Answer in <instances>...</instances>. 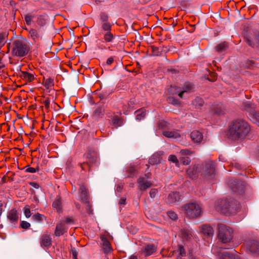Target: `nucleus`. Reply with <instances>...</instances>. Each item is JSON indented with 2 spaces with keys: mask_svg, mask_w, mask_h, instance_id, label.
Returning <instances> with one entry per match:
<instances>
[{
  "mask_svg": "<svg viewBox=\"0 0 259 259\" xmlns=\"http://www.w3.org/2000/svg\"><path fill=\"white\" fill-rule=\"evenodd\" d=\"M87 204V211L88 213H91L92 212V210L91 209V205L89 204V201H88V203H85Z\"/></svg>",
  "mask_w": 259,
  "mask_h": 259,
  "instance_id": "864d4df0",
  "label": "nucleus"
},
{
  "mask_svg": "<svg viewBox=\"0 0 259 259\" xmlns=\"http://www.w3.org/2000/svg\"><path fill=\"white\" fill-rule=\"evenodd\" d=\"M189 259H198L196 256H194L192 255H190L189 256Z\"/></svg>",
  "mask_w": 259,
  "mask_h": 259,
  "instance_id": "680f3d73",
  "label": "nucleus"
},
{
  "mask_svg": "<svg viewBox=\"0 0 259 259\" xmlns=\"http://www.w3.org/2000/svg\"><path fill=\"white\" fill-rule=\"evenodd\" d=\"M181 161L184 165H188L190 163V159L188 157H184L181 159Z\"/></svg>",
  "mask_w": 259,
  "mask_h": 259,
  "instance_id": "09e8293b",
  "label": "nucleus"
},
{
  "mask_svg": "<svg viewBox=\"0 0 259 259\" xmlns=\"http://www.w3.org/2000/svg\"><path fill=\"white\" fill-rule=\"evenodd\" d=\"M19 75L21 78L25 79L26 81L29 82L32 81L34 78L33 74L28 73L26 71H20L19 73Z\"/></svg>",
  "mask_w": 259,
  "mask_h": 259,
  "instance_id": "4be33fe9",
  "label": "nucleus"
},
{
  "mask_svg": "<svg viewBox=\"0 0 259 259\" xmlns=\"http://www.w3.org/2000/svg\"><path fill=\"white\" fill-rule=\"evenodd\" d=\"M215 207L218 211L224 213H235L240 208L238 201L234 199L222 200L218 201Z\"/></svg>",
  "mask_w": 259,
  "mask_h": 259,
  "instance_id": "f03ea898",
  "label": "nucleus"
},
{
  "mask_svg": "<svg viewBox=\"0 0 259 259\" xmlns=\"http://www.w3.org/2000/svg\"><path fill=\"white\" fill-rule=\"evenodd\" d=\"M111 123L115 125H119L120 119L117 115H114L111 119Z\"/></svg>",
  "mask_w": 259,
  "mask_h": 259,
  "instance_id": "c9c22d12",
  "label": "nucleus"
},
{
  "mask_svg": "<svg viewBox=\"0 0 259 259\" xmlns=\"http://www.w3.org/2000/svg\"><path fill=\"white\" fill-rule=\"evenodd\" d=\"M52 239L48 234H44L40 238V244L42 248H49L52 245Z\"/></svg>",
  "mask_w": 259,
  "mask_h": 259,
  "instance_id": "f8f14e48",
  "label": "nucleus"
},
{
  "mask_svg": "<svg viewBox=\"0 0 259 259\" xmlns=\"http://www.w3.org/2000/svg\"><path fill=\"white\" fill-rule=\"evenodd\" d=\"M34 17L33 16L30 15L29 14H26L24 16L25 21L26 22V23L29 25L31 24L32 21V18Z\"/></svg>",
  "mask_w": 259,
  "mask_h": 259,
  "instance_id": "58836bf2",
  "label": "nucleus"
},
{
  "mask_svg": "<svg viewBox=\"0 0 259 259\" xmlns=\"http://www.w3.org/2000/svg\"><path fill=\"white\" fill-rule=\"evenodd\" d=\"M243 109L249 113L248 117L252 113L255 112V109L256 105L254 104L251 103L249 101H247L243 104Z\"/></svg>",
  "mask_w": 259,
  "mask_h": 259,
  "instance_id": "a211bd4d",
  "label": "nucleus"
},
{
  "mask_svg": "<svg viewBox=\"0 0 259 259\" xmlns=\"http://www.w3.org/2000/svg\"><path fill=\"white\" fill-rule=\"evenodd\" d=\"M219 239L224 243L230 242L234 236V231L232 228L223 224L218 225Z\"/></svg>",
  "mask_w": 259,
  "mask_h": 259,
  "instance_id": "7ed1b4c3",
  "label": "nucleus"
},
{
  "mask_svg": "<svg viewBox=\"0 0 259 259\" xmlns=\"http://www.w3.org/2000/svg\"><path fill=\"white\" fill-rule=\"evenodd\" d=\"M54 79L51 78L46 79L45 81V86L47 89H49L54 86Z\"/></svg>",
  "mask_w": 259,
  "mask_h": 259,
  "instance_id": "473e14b6",
  "label": "nucleus"
},
{
  "mask_svg": "<svg viewBox=\"0 0 259 259\" xmlns=\"http://www.w3.org/2000/svg\"><path fill=\"white\" fill-rule=\"evenodd\" d=\"M111 25L110 23L108 22H104L102 25V27L103 29L107 32L110 31L111 29Z\"/></svg>",
  "mask_w": 259,
  "mask_h": 259,
  "instance_id": "79ce46f5",
  "label": "nucleus"
},
{
  "mask_svg": "<svg viewBox=\"0 0 259 259\" xmlns=\"http://www.w3.org/2000/svg\"><path fill=\"white\" fill-rule=\"evenodd\" d=\"M138 187L141 190H145L149 188L151 183L148 181H145L144 177H140L138 180Z\"/></svg>",
  "mask_w": 259,
  "mask_h": 259,
  "instance_id": "4468645a",
  "label": "nucleus"
},
{
  "mask_svg": "<svg viewBox=\"0 0 259 259\" xmlns=\"http://www.w3.org/2000/svg\"><path fill=\"white\" fill-rule=\"evenodd\" d=\"M44 104L46 107L49 108L50 107V100L49 98L46 99L44 101Z\"/></svg>",
  "mask_w": 259,
  "mask_h": 259,
  "instance_id": "5fc2aeb1",
  "label": "nucleus"
},
{
  "mask_svg": "<svg viewBox=\"0 0 259 259\" xmlns=\"http://www.w3.org/2000/svg\"><path fill=\"white\" fill-rule=\"evenodd\" d=\"M249 119L253 123L259 125V112H255L250 114Z\"/></svg>",
  "mask_w": 259,
  "mask_h": 259,
  "instance_id": "c756f323",
  "label": "nucleus"
},
{
  "mask_svg": "<svg viewBox=\"0 0 259 259\" xmlns=\"http://www.w3.org/2000/svg\"><path fill=\"white\" fill-rule=\"evenodd\" d=\"M67 230L65 224L63 222H60L56 226L55 231V235L56 236H60L63 235Z\"/></svg>",
  "mask_w": 259,
  "mask_h": 259,
  "instance_id": "dca6fc26",
  "label": "nucleus"
},
{
  "mask_svg": "<svg viewBox=\"0 0 259 259\" xmlns=\"http://www.w3.org/2000/svg\"><path fill=\"white\" fill-rule=\"evenodd\" d=\"M102 248L104 252L106 253H111L113 249L111 246L110 242L105 238H102Z\"/></svg>",
  "mask_w": 259,
  "mask_h": 259,
  "instance_id": "f3484780",
  "label": "nucleus"
},
{
  "mask_svg": "<svg viewBox=\"0 0 259 259\" xmlns=\"http://www.w3.org/2000/svg\"><path fill=\"white\" fill-rule=\"evenodd\" d=\"M192 140L196 143H200L203 140V135L201 133L198 131H193L190 135Z\"/></svg>",
  "mask_w": 259,
  "mask_h": 259,
  "instance_id": "2eb2a0df",
  "label": "nucleus"
},
{
  "mask_svg": "<svg viewBox=\"0 0 259 259\" xmlns=\"http://www.w3.org/2000/svg\"><path fill=\"white\" fill-rule=\"evenodd\" d=\"M103 114V109L102 107H99L94 111V115L97 116H102Z\"/></svg>",
  "mask_w": 259,
  "mask_h": 259,
  "instance_id": "37998d69",
  "label": "nucleus"
},
{
  "mask_svg": "<svg viewBox=\"0 0 259 259\" xmlns=\"http://www.w3.org/2000/svg\"><path fill=\"white\" fill-rule=\"evenodd\" d=\"M258 157H259V149H258Z\"/></svg>",
  "mask_w": 259,
  "mask_h": 259,
  "instance_id": "774afa93",
  "label": "nucleus"
},
{
  "mask_svg": "<svg viewBox=\"0 0 259 259\" xmlns=\"http://www.w3.org/2000/svg\"><path fill=\"white\" fill-rule=\"evenodd\" d=\"M157 247L152 244H146L142 249L141 253L145 256L153 254L156 251Z\"/></svg>",
  "mask_w": 259,
  "mask_h": 259,
  "instance_id": "9b49d317",
  "label": "nucleus"
},
{
  "mask_svg": "<svg viewBox=\"0 0 259 259\" xmlns=\"http://www.w3.org/2000/svg\"><path fill=\"white\" fill-rule=\"evenodd\" d=\"M247 246L250 251L252 252H255L259 249V244L254 240L248 241Z\"/></svg>",
  "mask_w": 259,
  "mask_h": 259,
  "instance_id": "aec40b11",
  "label": "nucleus"
},
{
  "mask_svg": "<svg viewBox=\"0 0 259 259\" xmlns=\"http://www.w3.org/2000/svg\"><path fill=\"white\" fill-rule=\"evenodd\" d=\"M193 89L192 84L187 82L184 84L182 90L176 87H171L169 89V92L172 95L178 94L180 98H183L185 94L191 93Z\"/></svg>",
  "mask_w": 259,
  "mask_h": 259,
  "instance_id": "0eeeda50",
  "label": "nucleus"
},
{
  "mask_svg": "<svg viewBox=\"0 0 259 259\" xmlns=\"http://www.w3.org/2000/svg\"><path fill=\"white\" fill-rule=\"evenodd\" d=\"M180 200V195L178 192L170 193L167 198V202L169 203H173Z\"/></svg>",
  "mask_w": 259,
  "mask_h": 259,
  "instance_id": "393cba45",
  "label": "nucleus"
},
{
  "mask_svg": "<svg viewBox=\"0 0 259 259\" xmlns=\"http://www.w3.org/2000/svg\"><path fill=\"white\" fill-rule=\"evenodd\" d=\"M122 189V187L118 185L117 187V188H116V190L117 191H120Z\"/></svg>",
  "mask_w": 259,
  "mask_h": 259,
  "instance_id": "e2e57ef3",
  "label": "nucleus"
},
{
  "mask_svg": "<svg viewBox=\"0 0 259 259\" xmlns=\"http://www.w3.org/2000/svg\"><path fill=\"white\" fill-rule=\"evenodd\" d=\"M13 53L17 56L23 57L28 53L26 44L21 39H16L13 43Z\"/></svg>",
  "mask_w": 259,
  "mask_h": 259,
  "instance_id": "423d86ee",
  "label": "nucleus"
},
{
  "mask_svg": "<svg viewBox=\"0 0 259 259\" xmlns=\"http://www.w3.org/2000/svg\"><path fill=\"white\" fill-rule=\"evenodd\" d=\"M228 44L224 42L223 43H221L219 44L216 47L217 51L219 52H222L225 51L228 48Z\"/></svg>",
  "mask_w": 259,
  "mask_h": 259,
  "instance_id": "7c9ffc66",
  "label": "nucleus"
},
{
  "mask_svg": "<svg viewBox=\"0 0 259 259\" xmlns=\"http://www.w3.org/2000/svg\"><path fill=\"white\" fill-rule=\"evenodd\" d=\"M197 166H194L193 167L189 168L187 170V175L192 179H194L197 177Z\"/></svg>",
  "mask_w": 259,
  "mask_h": 259,
  "instance_id": "bb28decb",
  "label": "nucleus"
},
{
  "mask_svg": "<svg viewBox=\"0 0 259 259\" xmlns=\"http://www.w3.org/2000/svg\"><path fill=\"white\" fill-rule=\"evenodd\" d=\"M169 100L171 101V103L174 105H178L179 104V101L177 100V99H173V98H169Z\"/></svg>",
  "mask_w": 259,
  "mask_h": 259,
  "instance_id": "4d7b16f0",
  "label": "nucleus"
},
{
  "mask_svg": "<svg viewBox=\"0 0 259 259\" xmlns=\"http://www.w3.org/2000/svg\"><path fill=\"white\" fill-rule=\"evenodd\" d=\"M125 202H126V198L122 197L120 199V200L119 201V203L120 204H123V205H124L125 204Z\"/></svg>",
  "mask_w": 259,
  "mask_h": 259,
  "instance_id": "13d9d810",
  "label": "nucleus"
},
{
  "mask_svg": "<svg viewBox=\"0 0 259 259\" xmlns=\"http://www.w3.org/2000/svg\"><path fill=\"white\" fill-rule=\"evenodd\" d=\"M113 61L114 58L113 57H110L107 60L106 64L107 65H110L113 62Z\"/></svg>",
  "mask_w": 259,
  "mask_h": 259,
  "instance_id": "6e6d98bb",
  "label": "nucleus"
},
{
  "mask_svg": "<svg viewBox=\"0 0 259 259\" xmlns=\"http://www.w3.org/2000/svg\"><path fill=\"white\" fill-rule=\"evenodd\" d=\"M116 37V35L112 34L110 31H108L104 34V39L106 42H111Z\"/></svg>",
  "mask_w": 259,
  "mask_h": 259,
  "instance_id": "c85d7f7f",
  "label": "nucleus"
},
{
  "mask_svg": "<svg viewBox=\"0 0 259 259\" xmlns=\"http://www.w3.org/2000/svg\"><path fill=\"white\" fill-rule=\"evenodd\" d=\"M158 191L156 189H152L150 191V196L151 198H154L156 195Z\"/></svg>",
  "mask_w": 259,
  "mask_h": 259,
  "instance_id": "de8ad7c7",
  "label": "nucleus"
},
{
  "mask_svg": "<svg viewBox=\"0 0 259 259\" xmlns=\"http://www.w3.org/2000/svg\"><path fill=\"white\" fill-rule=\"evenodd\" d=\"M256 39L258 40V42L254 43L252 40L247 39V42L248 44L252 47H259V36H257Z\"/></svg>",
  "mask_w": 259,
  "mask_h": 259,
  "instance_id": "4c0bfd02",
  "label": "nucleus"
},
{
  "mask_svg": "<svg viewBox=\"0 0 259 259\" xmlns=\"http://www.w3.org/2000/svg\"><path fill=\"white\" fill-rule=\"evenodd\" d=\"M7 218L11 223L16 224L18 222L19 219L17 211L15 209H11L8 212Z\"/></svg>",
  "mask_w": 259,
  "mask_h": 259,
  "instance_id": "ddd939ff",
  "label": "nucleus"
},
{
  "mask_svg": "<svg viewBox=\"0 0 259 259\" xmlns=\"http://www.w3.org/2000/svg\"><path fill=\"white\" fill-rule=\"evenodd\" d=\"M21 227L23 229H28L30 227V224L26 221H22L21 223Z\"/></svg>",
  "mask_w": 259,
  "mask_h": 259,
  "instance_id": "49530a36",
  "label": "nucleus"
},
{
  "mask_svg": "<svg viewBox=\"0 0 259 259\" xmlns=\"http://www.w3.org/2000/svg\"><path fill=\"white\" fill-rule=\"evenodd\" d=\"M72 222V220L70 218H66L65 219V220L63 221V222L64 224L65 223H67V224H68V223H70Z\"/></svg>",
  "mask_w": 259,
  "mask_h": 259,
  "instance_id": "052dcab7",
  "label": "nucleus"
},
{
  "mask_svg": "<svg viewBox=\"0 0 259 259\" xmlns=\"http://www.w3.org/2000/svg\"><path fill=\"white\" fill-rule=\"evenodd\" d=\"M32 219L35 221L41 222L44 219L46 220V217L45 215L37 212L32 215Z\"/></svg>",
  "mask_w": 259,
  "mask_h": 259,
  "instance_id": "2f4dec72",
  "label": "nucleus"
},
{
  "mask_svg": "<svg viewBox=\"0 0 259 259\" xmlns=\"http://www.w3.org/2000/svg\"><path fill=\"white\" fill-rule=\"evenodd\" d=\"M229 185L232 191L235 193L241 194L244 192L243 185L236 180H230L229 182Z\"/></svg>",
  "mask_w": 259,
  "mask_h": 259,
  "instance_id": "9d476101",
  "label": "nucleus"
},
{
  "mask_svg": "<svg viewBox=\"0 0 259 259\" xmlns=\"http://www.w3.org/2000/svg\"><path fill=\"white\" fill-rule=\"evenodd\" d=\"M194 152L189 149H182L180 151V153L182 155H189L193 154Z\"/></svg>",
  "mask_w": 259,
  "mask_h": 259,
  "instance_id": "c03bdc74",
  "label": "nucleus"
},
{
  "mask_svg": "<svg viewBox=\"0 0 259 259\" xmlns=\"http://www.w3.org/2000/svg\"><path fill=\"white\" fill-rule=\"evenodd\" d=\"M185 214L190 218H195L199 217L201 212V207L196 202H191L185 204L184 206Z\"/></svg>",
  "mask_w": 259,
  "mask_h": 259,
  "instance_id": "20e7f679",
  "label": "nucleus"
},
{
  "mask_svg": "<svg viewBox=\"0 0 259 259\" xmlns=\"http://www.w3.org/2000/svg\"><path fill=\"white\" fill-rule=\"evenodd\" d=\"M168 160L175 163L177 166L179 165V161L177 157L174 155H170L168 157Z\"/></svg>",
  "mask_w": 259,
  "mask_h": 259,
  "instance_id": "ea45409f",
  "label": "nucleus"
},
{
  "mask_svg": "<svg viewBox=\"0 0 259 259\" xmlns=\"http://www.w3.org/2000/svg\"><path fill=\"white\" fill-rule=\"evenodd\" d=\"M129 259H138V258H137V257L136 256L132 255V256H130Z\"/></svg>",
  "mask_w": 259,
  "mask_h": 259,
  "instance_id": "0e129e2a",
  "label": "nucleus"
},
{
  "mask_svg": "<svg viewBox=\"0 0 259 259\" xmlns=\"http://www.w3.org/2000/svg\"><path fill=\"white\" fill-rule=\"evenodd\" d=\"M250 126L246 121L238 119L234 121L229 130V136L233 139H243L250 132Z\"/></svg>",
  "mask_w": 259,
  "mask_h": 259,
  "instance_id": "f257e3e1",
  "label": "nucleus"
},
{
  "mask_svg": "<svg viewBox=\"0 0 259 259\" xmlns=\"http://www.w3.org/2000/svg\"><path fill=\"white\" fill-rule=\"evenodd\" d=\"M136 112H137V115H136V119L139 121L143 119L145 117L146 114V112H143V111L141 112L139 111H137Z\"/></svg>",
  "mask_w": 259,
  "mask_h": 259,
  "instance_id": "f704fd0d",
  "label": "nucleus"
},
{
  "mask_svg": "<svg viewBox=\"0 0 259 259\" xmlns=\"http://www.w3.org/2000/svg\"><path fill=\"white\" fill-rule=\"evenodd\" d=\"M24 213L26 218H29L31 215L30 208L29 205H26L23 208Z\"/></svg>",
  "mask_w": 259,
  "mask_h": 259,
  "instance_id": "72a5a7b5",
  "label": "nucleus"
},
{
  "mask_svg": "<svg viewBox=\"0 0 259 259\" xmlns=\"http://www.w3.org/2000/svg\"><path fill=\"white\" fill-rule=\"evenodd\" d=\"M2 204H0V215L2 214Z\"/></svg>",
  "mask_w": 259,
  "mask_h": 259,
  "instance_id": "69168bd1",
  "label": "nucleus"
},
{
  "mask_svg": "<svg viewBox=\"0 0 259 259\" xmlns=\"http://www.w3.org/2000/svg\"><path fill=\"white\" fill-rule=\"evenodd\" d=\"M80 196L81 200L84 203H88L89 201V197L88 195V192L84 186H81L79 188Z\"/></svg>",
  "mask_w": 259,
  "mask_h": 259,
  "instance_id": "412c9836",
  "label": "nucleus"
},
{
  "mask_svg": "<svg viewBox=\"0 0 259 259\" xmlns=\"http://www.w3.org/2000/svg\"><path fill=\"white\" fill-rule=\"evenodd\" d=\"M212 251L220 259H239L238 254L235 250L228 251L224 249L218 250L215 246H213Z\"/></svg>",
  "mask_w": 259,
  "mask_h": 259,
  "instance_id": "39448f33",
  "label": "nucleus"
},
{
  "mask_svg": "<svg viewBox=\"0 0 259 259\" xmlns=\"http://www.w3.org/2000/svg\"><path fill=\"white\" fill-rule=\"evenodd\" d=\"M71 252H72V254L73 258V259H77V251H76V250L74 248L71 249Z\"/></svg>",
  "mask_w": 259,
  "mask_h": 259,
  "instance_id": "603ef678",
  "label": "nucleus"
},
{
  "mask_svg": "<svg viewBox=\"0 0 259 259\" xmlns=\"http://www.w3.org/2000/svg\"><path fill=\"white\" fill-rule=\"evenodd\" d=\"M37 23L38 25L40 26H43L45 24V22H44L43 18L41 16H40L38 18L37 20Z\"/></svg>",
  "mask_w": 259,
  "mask_h": 259,
  "instance_id": "3c124183",
  "label": "nucleus"
},
{
  "mask_svg": "<svg viewBox=\"0 0 259 259\" xmlns=\"http://www.w3.org/2000/svg\"><path fill=\"white\" fill-rule=\"evenodd\" d=\"M127 172L129 173V175L128 176V177H133L135 176V172L136 171L135 167L131 165L127 169Z\"/></svg>",
  "mask_w": 259,
  "mask_h": 259,
  "instance_id": "e433bc0d",
  "label": "nucleus"
},
{
  "mask_svg": "<svg viewBox=\"0 0 259 259\" xmlns=\"http://www.w3.org/2000/svg\"><path fill=\"white\" fill-rule=\"evenodd\" d=\"M25 171L27 172H30V173H34L36 172L38 169H35L33 167H29V166H26L24 168Z\"/></svg>",
  "mask_w": 259,
  "mask_h": 259,
  "instance_id": "a18cd8bd",
  "label": "nucleus"
},
{
  "mask_svg": "<svg viewBox=\"0 0 259 259\" xmlns=\"http://www.w3.org/2000/svg\"><path fill=\"white\" fill-rule=\"evenodd\" d=\"M201 232L203 234L209 236H211L213 234V228L207 225H204L202 226Z\"/></svg>",
  "mask_w": 259,
  "mask_h": 259,
  "instance_id": "b1692460",
  "label": "nucleus"
},
{
  "mask_svg": "<svg viewBox=\"0 0 259 259\" xmlns=\"http://www.w3.org/2000/svg\"><path fill=\"white\" fill-rule=\"evenodd\" d=\"M163 135L167 138L174 139H178L180 137V134L175 131H164L163 132Z\"/></svg>",
  "mask_w": 259,
  "mask_h": 259,
  "instance_id": "5701e85b",
  "label": "nucleus"
},
{
  "mask_svg": "<svg viewBox=\"0 0 259 259\" xmlns=\"http://www.w3.org/2000/svg\"><path fill=\"white\" fill-rule=\"evenodd\" d=\"M168 217L172 220H176L178 219L177 214L172 211H168L167 212Z\"/></svg>",
  "mask_w": 259,
  "mask_h": 259,
  "instance_id": "a19ab883",
  "label": "nucleus"
},
{
  "mask_svg": "<svg viewBox=\"0 0 259 259\" xmlns=\"http://www.w3.org/2000/svg\"><path fill=\"white\" fill-rule=\"evenodd\" d=\"M85 161L83 163L80 164V166L82 169H85L84 165L87 164L90 167L94 164L97 159V157L95 153L89 152L84 155Z\"/></svg>",
  "mask_w": 259,
  "mask_h": 259,
  "instance_id": "1a4fd4ad",
  "label": "nucleus"
},
{
  "mask_svg": "<svg viewBox=\"0 0 259 259\" xmlns=\"http://www.w3.org/2000/svg\"><path fill=\"white\" fill-rule=\"evenodd\" d=\"M215 112L218 114H221L222 113L221 111H215Z\"/></svg>",
  "mask_w": 259,
  "mask_h": 259,
  "instance_id": "338daca9",
  "label": "nucleus"
},
{
  "mask_svg": "<svg viewBox=\"0 0 259 259\" xmlns=\"http://www.w3.org/2000/svg\"><path fill=\"white\" fill-rule=\"evenodd\" d=\"M30 185H31L32 187H34V188H36V189H37V188H39V185H38V184H37L36 183H35V182L31 183H30Z\"/></svg>",
  "mask_w": 259,
  "mask_h": 259,
  "instance_id": "bf43d9fd",
  "label": "nucleus"
},
{
  "mask_svg": "<svg viewBox=\"0 0 259 259\" xmlns=\"http://www.w3.org/2000/svg\"><path fill=\"white\" fill-rule=\"evenodd\" d=\"M102 21L104 22H107L108 17L105 13H102L100 15Z\"/></svg>",
  "mask_w": 259,
  "mask_h": 259,
  "instance_id": "8fccbe9b",
  "label": "nucleus"
},
{
  "mask_svg": "<svg viewBox=\"0 0 259 259\" xmlns=\"http://www.w3.org/2000/svg\"><path fill=\"white\" fill-rule=\"evenodd\" d=\"M204 177L211 179L215 175V164L212 161L206 162L201 174Z\"/></svg>",
  "mask_w": 259,
  "mask_h": 259,
  "instance_id": "6e6552de",
  "label": "nucleus"
},
{
  "mask_svg": "<svg viewBox=\"0 0 259 259\" xmlns=\"http://www.w3.org/2000/svg\"><path fill=\"white\" fill-rule=\"evenodd\" d=\"M161 153L157 152L154 154L149 159V163L152 165L157 164L161 160Z\"/></svg>",
  "mask_w": 259,
  "mask_h": 259,
  "instance_id": "6ab92c4d",
  "label": "nucleus"
},
{
  "mask_svg": "<svg viewBox=\"0 0 259 259\" xmlns=\"http://www.w3.org/2000/svg\"><path fill=\"white\" fill-rule=\"evenodd\" d=\"M29 35L34 40L36 41L40 37V34L39 31L33 28H31L29 31Z\"/></svg>",
  "mask_w": 259,
  "mask_h": 259,
  "instance_id": "cd10ccee",
  "label": "nucleus"
},
{
  "mask_svg": "<svg viewBox=\"0 0 259 259\" xmlns=\"http://www.w3.org/2000/svg\"><path fill=\"white\" fill-rule=\"evenodd\" d=\"M53 206L55 208L57 212H60L61 211V199L59 196H57L53 203Z\"/></svg>",
  "mask_w": 259,
  "mask_h": 259,
  "instance_id": "a878e982",
  "label": "nucleus"
}]
</instances>
